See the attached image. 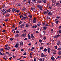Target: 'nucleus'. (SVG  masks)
I'll return each mask as SVG.
<instances>
[{"label": "nucleus", "instance_id": "f257e3e1", "mask_svg": "<svg viewBox=\"0 0 61 61\" xmlns=\"http://www.w3.org/2000/svg\"><path fill=\"white\" fill-rule=\"evenodd\" d=\"M37 7L40 9V11H42V9H43V7H42V6H40V5H37Z\"/></svg>", "mask_w": 61, "mask_h": 61}, {"label": "nucleus", "instance_id": "f03ea898", "mask_svg": "<svg viewBox=\"0 0 61 61\" xmlns=\"http://www.w3.org/2000/svg\"><path fill=\"white\" fill-rule=\"evenodd\" d=\"M25 25V24L23 23L20 25V27L21 28H23L24 27Z\"/></svg>", "mask_w": 61, "mask_h": 61}, {"label": "nucleus", "instance_id": "7ed1b4c3", "mask_svg": "<svg viewBox=\"0 0 61 61\" xmlns=\"http://www.w3.org/2000/svg\"><path fill=\"white\" fill-rule=\"evenodd\" d=\"M17 10L16 9H15L14 8H13L12 9V11L13 12Z\"/></svg>", "mask_w": 61, "mask_h": 61}, {"label": "nucleus", "instance_id": "20e7f679", "mask_svg": "<svg viewBox=\"0 0 61 61\" xmlns=\"http://www.w3.org/2000/svg\"><path fill=\"white\" fill-rule=\"evenodd\" d=\"M47 49L48 53H50V48H48Z\"/></svg>", "mask_w": 61, "mask_h": 61}, {"label": "nucleus", "instance_id": "39448f33", "mask_svg": "<svg viewBox=\"0 0 61 61\" xmlns=\"http://www.w3.org/2000/svg\"><path fill=\"white\" fill-rule=\"evenodd\" d=\"M23 45V42L21 41L20 42V46H22Z\"/></svg>", "mask_w": 61, "mask_h": 61}, {"label": "nucleus", "instance_id": "423d86ee", "mask_svg": "<svg viewBox=\"0 0 61 61\" xmlns=\"http://www.w3.org/2000/svg\"><path fill=\"white\" fill-rule=\"evenodd\" d=\"M31 38L32 39H33L34 37V35H33V34H31Z\"/></svg>", "mask_w": 61, "mask_h": 61}, {"label": "nucleus", "instance_id": "0eeeda50", "mask_svg": "<svg viewBox=\"0 0 61 61\" xmlns=\"http://www.w3.org/2000/svg\"><path fill=\"white\" fill-rule=\"evenodd\" d=\"M60 41H58L56 43L57 44V45H59L60 44Z\"/></svg>", "mask_w": 61, "mask_h": 61}, {"label": "nucleus", "instance_id": "6e6552de", "mask_svg": "<svg viewBox=\"0 0 61 61\" xmlns=\"http://www.w3.org/2000/svg\"><path fill=\"white\" fill-rule=\"evenodd\" d=\"M41 24V23H40V22H39L38 23L37 25H38V26H40Z\"/></svg>", "mask_w": 61, "mask_h": 61}, {"label": "nucleus", "instance_id": "1a4fd4ad", "mask_svg": "<svg viewBox=\"0 0 61 61\" xmlns=\"http://www.w3.org/2000/svg\"><path fill=\"white\" fill-rule=\"evenodd\" d=\"M43 14H47V12H46V11H43Z\"/></svg>", "mask_w": 61, "mask_h": 61}, {"label": "nucleus", "instance_id": "9d476101", "mask_svg": "<svg viewBox=\"0 0 61 61\" xmlns=\"http://www.w3.org/2000/svg\"><path fill=\"white\" fill-rule=\"evenodd\" d=\"M22 36L23 37H26V35H24V34H22V35H21V36Z\"/></svg>", "mask_w": 61, "mask_h": 61}, {"label": "nucleus", "instance_id": "9b49d317", "mask_svg": "<svg viewBox=\"0 0 61 61\" xmlns=\"http://www.w3.org/2000/svg\"><path fill=\"white\" fill-rule=\"evenodd\" d=\"M43 2L44 4H45V3H46V0H43Z\"/></svg>", "mask_w": 61, "mask_h": 61}, {"label": "nucleus", "instance_id": "f8f14e48", "mask_svg": "<svg viewBox=\"0 0 61 61\" xmlns=\"http://www.w3.org/2000/svg\"><path fill=\"white\" fill-rule=\"evenodd\" d=\"M58 54L59 55H61V51H59L58 52Z\"/></svg>", "mask_w": 61, "mask_h": 61}, {"label": "nucleus", "instance_id": "ddd939ff", "mask_svg": "<svg viewBox=\"0 0 61 61\" xmlns=\"http://www.w3.org/2000/svg\"><path fill=\"white\" fill-rule=\"evenodd\" d=\"M48 14L49 15H52V13L51 12L48 13Z\"/></svg>", "mask_w": 61, "mask_h": 61}, {"label": "nucleus", "instance_id": "4468645a", "mask_svg": "<svg viewBox=\"0 0 61 61\" xmlns=\"http://www.w3.org/2000/svg\"><path fill=\"white\" fill-rule=\"evenodd\" d=\"M26 17H23V18L22 19H21V20H24H24H25V19H26Z\"/></svg>", "mask_w": 61, "mask_h": 61}, {"label": "nucleus", "instance_id": "2eb2a0df", "mask_svg": "<svg viewBox=\"0 0 61 61\" xmlns=\"http://www.w3.org/2000/svg\"><path fill=\"white\" fill-rule=\"evenodd\" d=\"M18 44H16V45L15 46V47L16 48L18 47Z\"/></svg>", "mask_w": 61, "mask_h": 61}, {"label": "nucleus", "instance_id": "dca6fc26", "mask_svg": "<svg viewBox=\"0 0 61 61\" xmlns=\"http://www.w3.org/2000/svg\"><path fill=\"white\" fill-rule=\"evenodd\" d=\"M19 36V34H17L15 36V37H18V36Z\"/></svg>", "mask_w": 61, "mask_h": 61}, {"label": "nucleus", "instance_id": "f3484780", "mask_svg": "<svg viewBox=\"0 0 61 61\" xmlns=\"http://www.w3.org/2000/svg\"><path fill=\"white\" fill-rule=\"evenodd\" d=\"M5 10V9L2 10L1 11V13H3V12H4Z\"/></svg>", "mask_w": 61, "mask_h": 61}, {"label": "nucleus", "instance_id": "a211bd4d", "mask_svg": "<svg viewBox=\"0 0 61 61\" xmlns=\"http://www.w3.org/2000/svg\"><path fill=\"white\" fill-rule=\"evenodd\" d=\"M44 51H45V52H46L47 51V49L46 48H45L43 50Z\"/></svg>", "mask_w": 61, "mask_h": 61}, {"label": "nucleus", "instance_id": "6ab92c4d", "mask_svg": "<svg viewBox=\"0 0 61 61\" xmlns=\"http://www.w3.org/2000/svg\"><path fill=\"white\" fill-rule=\"evenodd\" d=\"M55 59V58L54 57L52 56L51 57V59L52 60L54 61V59Z\"/></svg>", "mask_w": 61, "mask_h": 61}, {"label": "nucleus", "instance_id": "aec40b11", "mask_svg": "<svg viewBox=\"0 0 61 61\" xmlns=\"http://www.w3.org/2000/svg\"><path fill=\"white\" fill-rule=\"evenodd\" d=\"M29 26V25L28 24H27L26 25V27H28Z\"/></svg>", "mask_w": 61, "mask_h": 61}, {"label": "nucleus", "instance_id": "412c9836", "mask_svg": "<svg viewBox=\"0 0 61 61\" xmlns=\"http://www.w3.org/2000/svg\"><path fill=\"white\" fill-rule=\"evenodd\" d=\"M36 20H33L32 21L33 23H34V24H35L36 23Z\"/></svg>", "mask_w": 61, "mask_h": 61}, {"label": "nucleus", "instance_id": "4be33fe9", "mask_svg": "<svg viewBox=\"0 0 61 61\" xmlns=\"http://www.w3.org/2000/svg\"><path fill=\"white\" fill-rule=\"evenodd\" d=\"M43 60V59L42 58H40L39 59V61H42Z\"/></svg>", "mask_w": 61, "mask_h": 61}, {"label": "nucleus", "instance_id": "5701e85b", "mask_svg": "<svg viewBox=\"0 0 61 61\" xmlns=\"http://www.w3.org/2000/svg\"><path fill=\"white\" fill-rule=\"evenodd\" d=\"M46 28H47L46 26H45L43 27V29H44V30H46Z\"/></svg>", "mask_w": 61, "mask_h": 61}, {"label": "nucleus", "instance_id": "b1692460", "mask_svg": "<svg viewBox=\"0 0 61 61\" xmlns=\"http://www.w3.org/2000/svg\"><path fill=\"white\" fill-rule=\"evenodd\" d=\"M60 36V35L58 34V35H56V37H59Z\"/></svg>", "mask_w": 61, "mask_h": 61}, {"label": "nucleus", "instance_id": "393cba45", "mask_svg": "<svg viewBox=\"0 0 61 61\" xmlns=\"http://www.w3.org/2000/svg\"><path fill=\"white\" fill-rule=\"evenodd\" d=\"M22 23V21H20L19 22V25H20V24H21Z\"/></svg>", "mask_w": 61, "mask_h": 61}, {"label": "nucleus", "instance_id": "a878e982", "mask_svg": "<svg viewBox=\"0 0 61 61\" xmlns=\"http://www.w3.org/2000/svg\"><path fill=\"white\" fill-rule=\"evenodd\" d=\"M29 17H30V18H31V17H32V15H29Z\"/></svg>", "mask_w": 61, "mask_h": 61}, {"label": "nucleus", "instance_id": "bb28decb", "mask_svg": "<svg viewBox=\"0 0 61 61\" xmlns=\"http://www.w3.org/2000/svg\"><path fill=\"white\" fill-rule=\"evenodd\" d=\"M53 55H56V52L55 51L53 52Z\"/></svg>", "mask_w": 61, "mask_h": 61}, {"label": "nucleus", "instance_id": "cd10ccee", "mask_svg": "<svg viewBox=\"0 0 61 61\" xmlns=\"http://www.w3.org/2000/svg\"><path fill=\"white\" fill-rule=\"evenodd\" d=\"M34 9H35V8H31V10H32V11H33V10H34Z\"/></svg>", "mask_w": 61, "mask_h": 61}, {"label": "nucleus", "instance_id": "c85d7f7f", "mask_svg": "<svg viewBox=\"0 0 61 61\" xmlns=\"http://www.w3.org/2000/svg\"><path fill=\"white\" fill-rule=\"evenodd\" d=\"M55 49H57V46H55Z\"/></svg>", "mask_w": 61, "mask_h": 61}, {"label": "nucleus", "instance_id": "c756f323", "mask_svg": "<svg viewBox=\"0 0 61 61\" xmlns=\"http://www.w3.org/2000/svg\"><path fill=\"white\" fill-rule=\"evenodd\" d=\"M28 38L29 39H31V36H28Z\"/></svg>", "mask_w": 61, "mask_h": 61}, {"label": "nucleus", "instance_id": "7c9ffc66", "mask_svg": "<svg viewBox=\"0 0 61 61\" xmlns=\"http://www.w3.org/2000/svg\"><path fill=\"white\" fill-rule=\"evenodd\" d=\"M32 1L33 3H34L36 1V0H32Z\"/></svg>", "mask_w": 61, "mask_h": 61}, {"label": "nucleus", "instance_id": "2f4dec72", "mask_svg": "<svg viewBox=\"0 0 61 61\" xmlns=\"http://www.w3.org/2000/svg\"><path fill=\"white\" fill-rule=\"evenodd\" d=\"M4 7H5V5H3V6H2V8H4Z\"/></svg>", "mask_w": 61, "mask_h": 61}, {"label": "nucleus", "instance_id": "473e14b6", "mask_svg": "<svg viewBox=\"0 0 61 61\" xmlns=\"http://www.w3.org/2000/svg\"><path fill=\"white\" fill-rule=\"evenodd\" d=\"M39 42L40 43H42V41L41 40H39Z\"/></svg>", "mask_w": 61, "mask_h": 61}, {"label": "nucleus", "instance_id": "72a5a7b5", "mask_svg": "<svg viewBox=\"0 0 61 61\" xmlns=\"http://www.w3.org/2000/svg\"><path fill=\"white\" fill-rule=\"evenodd\" d=\"M43 47H40V49L41 50V49H43Z\"/></svg>", "mask_w": 61, "mask_h": 61}, {"label": "nucleus", "instance_id": "f704fd0d", "mask_svg": "<svg viewBox=\"0 0 61 61\" xmlns=\"http://www.w3.org/2000/svg\"><path fill=\"white\" fill-rule=\"evenodd\" d=\"M38 2L39 3H41V1L40 0H39L38 1Z\"/></svg>", "mask_w": 61, "mask_h": 61}, {"label": "nucleus", "instance_id": "c9c22d12", "mask_svg": "<svg viewBox=\"0 0 61 61\" xmlns=\"http://www.w3.org/2000/svg\"><path fill=\"white\" fill-rule=\"evenodd\" d=\"M47 19H51V18L47 16Z\"/></svg>", "mask_w": 61, "mask_h": 61}, {"label": "nucleus", "instance_id": "e433bc0d", "mask_svg": "<svg viewBox=\"0 0 61 61\" xmlns=\"http://www.w3.org/2000/svg\"><path fill=\"white\" fill-rule=\"evenodd\" d=\"M34 48H35V47H33L32 48L31 50L32 51L33 50V49H34Z\"/></svg>", "mask_w": 61, "mask_h": 61}, {"label": "nucleus", "instance_id": "4c0bfd02", "mask_svg": "<svg viewBox=\"0 0 61 61\" xmlns=\"http://www.w3.org/2000/svg\"><path fill=\"white\" fill-rule=\"evenodd\" d=\"M10 53H9V52H6V54H10Z\"/></svg>", "mask_w": 61, "mask_h": 61}, {"label": "nucleus", "instance_id": "58836bf2", "mask_svg": "<svg viewBox=\"0 0 61 61\" xmlns=\"http://www.w3.org/2000/svg\"><path fill=\"white\" fill-rule=\"evenodd\" d=\"M47 56V55L46 54H45L44 55V57H46Z\"/></svg>", "mask_w": 61, "mask_h": 61}, {"label": "nucleus", "instance_id": "ea45409f", "mask_svg": "<svg viewBox=\"0 0 61 61\" xmlns=\"http://www.w3.org/2000/svg\"><path fill=\"white\" fill-rule=\"evenodd\" d=\"M5 49H6V50H8L9 49H8V48H5Z\"/></svg>", "mask_w": 61, "mask_h": 61}, {"label": "nucleus", "instance_id": "a19ab883", "mask_svg": "<svg viewBox=\"0 0 61 61\" xmlns=\"http://www.w3.org/2000/svg\"><path fill=\"white\" fill-rule=\"evenodd\" d=\"M34 27L35 28H36V27H37V26H36V25H35L34 26Z\"/></svg>", "mask_w": 61, "mask_h": 61}, {"label": "nucleus", "instance_id": "79ce46f5", "mask_svg": "<svg viewBox=\"0 0 61 61\" xmlns=\"http://www.w3.org/2000/svg\"><path fill=\"white\" fill-rule=\"evenodd\" d=\"M27 40V38H25L24 39V40Z\"/></svg>", "mask_w": 61, "mask_h": 61}, {"label": "nucleus", "instance_id": "37998d69", "mask_svg": "<svg viewBox=\"0 0 61 61\" xmlns=\"http://www.w3.org/2000/svg\"><path fill=\"white\" fill-rule=\"evenodd\" d=\"M23 15L24 16H26V14H23Z\"/></svg>", "mask_w": 61, "mask_h": 61}, {"label": "nucleus", "instance_id": "c03bdc74", "mask_svg": "<svg viewBox=\"0 0 61 61\" xmlns=\"http://www.w3.org/2000/svg\"><path fill=\"white\" fill-rule=\"evenodd\" d=\"M59 22V21H56V24H57Z\"/></svg>", "mask_w": 61, "mask_h": 61}, {"label": "nucleus", "instance_id": "a18cd8bd", "mask_svg": "<svg viewBox=\"0 0 61 61\" xmlns=\"http://www.w3.org/2000/svg\"><path fill=\"white\" fill-rule=\"evenodd\" d=\"M56 5L57 6L59 5V3H57L56 4Z\"/></svg>", "mask_w": 61, "mask_h": 61}, {"label": "nucleus", "instance_id": "49530a36", "mask_svg": "<svg viewBox=\"0 0 61 61\" xmlns=\"http://www.w3.org/2000/svg\"><path fill=\"white\" fill-rule=\"evenodd\" d=\"M18 5L19 6H20L21 5V4H18Z\"/></svg>", "mask_w": 61, "mask_h": 61}, {"label": "nucleus", "instance_id": "de8ad7c7", "mask_svg": "<svg viewBox=\"0 0 61 61\" xmlns=\"http://www.w3.org/2000/svg\"><path fill=\"white\" fill-rule=\"evenodd\" d=\"M8 46V45L7 44L5 45V47H7Z\"/></svg>", "mask_w": 61, "mask_h": 61}, {"label": "nucleus", "instance_id": "09e8293b", "mask_svg": "<svg viewBox=\"0 0 61 61\" xmlns=\"http://www.w3.org/2000/svg\"><path fill=\"white\" fill-rule=\"evenodd\" d=\"M46 25L47 26H49V25L47 24H46Z\"/></svg>", "mask_w": 61, "mask_h": 61}, {"label": "nucleus", "instance_id": "8fccbe9b", "mask_svg": "<svg viewBox=\"0 0 61 61\" xmlns=\"http://www.w3.org/2000/svg\"><path fill=\"white\" fill-rule=\"evenodd\" d=\"M31 2V1H30V0H29L28 1V4H30Z\"/></svg>", "mask_w": 61, "mask_h": 61}, {"label": "nucleus", "instance_id": "3c124183", "mask_svg": "<svg viewBox=\"0 0 61 61\" xmlns=\"http://www.w3.org/2000/svg\"><path fill=\"white\" fill-rule=\"evenodd\" d=\"M23 1L24 3H25V2H26V0H23Z\"/></svg>", "mask_w": 61, "mask_h": 61}, {"label": "nucleus", "instance_id": "603ef678", "mask_svg": "<svg viewBox=\"0 0 61 61\" xmlns=\"http://www.w3.org/2000/svg\"><path fill=\"white\" fill-rule=\"evenodd\" d=\"M2 32H3V33H5V30H3L2 31Z\"/></svg>", "mask_w": 61, "mask_h": 61}, {"label": "nucleus", "instance_id": "864d4df0", "mask_svg": "<svg viewBox=\"0 0 61 61\" xmlns=\"http://www.w3.org/2000/svg\"><path fill=\"white\" fill-rule=\"evenodd\" d=\"M58 50H61V47L60 48H58Z\"/></svg>", "mask_w": 61, "mask_h": 61}, {"label": "nucleus", "instance_id": "5fc2aeb1", "mask_svg": "<svg viewBox=\"0 0 61 61\" xmlns=\"http://www.w3.org/2000/svg\"><path fill=\"white\" fill-rule=\"evenodd\" d=\"M23 17V16L22 15H20V18H21Z\"/></svg>", "mask_w": 61, "mask_h": 61}, {"label": "nucleus", "instance_id": "6e6d98bb", "mask_svg": "<svg viewBox=\"0 0 61 61\" xmlns=\"http://www.w3.org/2000/svg\"><path fill=\"white\" fill-rule=\"evenodd\" d=\"M36 58H35L34 59V61H36Z\"/></svg>", "mask_w": 61, "mask_h": 61}, {"label": "nucleus", "instance_id": "4d7b16f0", "mask_svg": "<svg viewBox=\"0 0 61 61\" xmlns=\"http://www.w3.org/2000/svg\"><path fill=\"white\" fill-rule=\"evenodd\" d=\"M16 33L17 34H18V33H19V31H16Z\"/></svg>", "mask_w": 61, "mask_h": 61}, {"label": "nucleus", "instance_id": "13d9d810", "mask_svg": "<svg viewBox=\"0 0 61 61\" xmlns=\"http://www.w3.org/2000/svg\"><path fill=\"white\" fill-rule=\"evenodd\" d=\"M5 13H6V12H4L3 13V15H5Z\"/></svg>", "mask_w": 61, "mask_h": 61}, {"label": "nucleus", "instance_id": "bf43d9fd", "mask_svg": "<svg viewBox=\"0 0 61 61\" xmlns=\"http://www.w3.org/2000/svg\"><path fill=\"white\" fill-rule=\"evenodd\" d=\"M25 10V9L23 8V9H22L23 11H24Z\"/></svg>", "mask_w": 61, "mask_h": 61}, {"label": "nucleus", "instance_id": "052dcab7", "mask_svg": "<svg viewBox=\"0 0 61 61\" xmlns=\"http://www.w3.org/2000/svg\"><path fill=\"white\" fill-rule=\"evenodd\" d=\"M41 57H44V55L43 54H42V55H41Z\"/></svg>", "mask_w": 61, "mask_h": 61}, {"label": "nucleus", "instance_id": "680f3d73", "mask_svg": "<svg viewBox=\"0 0 61 61\" xmlns=\"http://www.w3.org/2000/svg\"><path fill=\"white\" fill-rule=\"evenodd\" d=\"M32 28H35V26H32L31 27Z\"/></svg>", "mask_w": 61, "mask_h": 61}, {"label": "nucleus", "instance_id": "e2e57ef3", "mask_svg": "<svg viewBox=\"0 0 61 61\" xmlns=\"http://www.w3.org/2000/svg\"><path fill=\"white\" fill-rule=\"evenodd\" d=\"M17 29V27H16V28H15V29H14V30H16Z\"/></svg>", "mask_w": 61, "mask_h": 61}, {"label": "nucleus", "instance_id": "0e129e2a", "mask_svg": "<svg viewBox=\"0 0 61 61\" xmlns=\"http://www.w3.org/2000/svg\"><path fill=\"white\" fill-rule=\"evenodd\" d=\"M36 33H37V34H38V33H39V32L37 31H36Z\"/></svg>", "mask_w": 61, "mask_h": 61}, {"label": "nucleus", "instance_id": "69168bd1", "mask_svg": "<svg viewBox=\"0 0 61 61\" xmlns=\"http://www.w3.org/2000/svg\"><path fill=\"white\" fill-rule=\"evenodd\" d=\"M59 32L60 33V34H61V30H59Z\"/></svg>", "mask_w": 61, "mask_h": 61}, {"label": "nucleus", "instance_id": "338daca9", "mask_svg": "<svg viewBox=\"0 0 61 61\" xmlns=\"http://www.w3.org/2000/svg\"><path fill=\"white\" fill-rule=\"evenodd\" d=\"M15 12H16L17 13H18V12H19V10H16L15 11Z\"/></svg>", "mask_w": 61, "mask_h": 61}, {"label": "nucleus", "instance_id": "774afa93", "mask_svg": "<svg viewBox=\"0 0 61 61\" xmlns=\"http://www.w3.org/2000/svg\"><path fill=\"white\" fill-rule=\"evenodd\" d=\"M47 46H49V45H50V44H49V43H47Z\"/></svg>", "mask_w": 61, "mask_h": 61}]
</instances>
